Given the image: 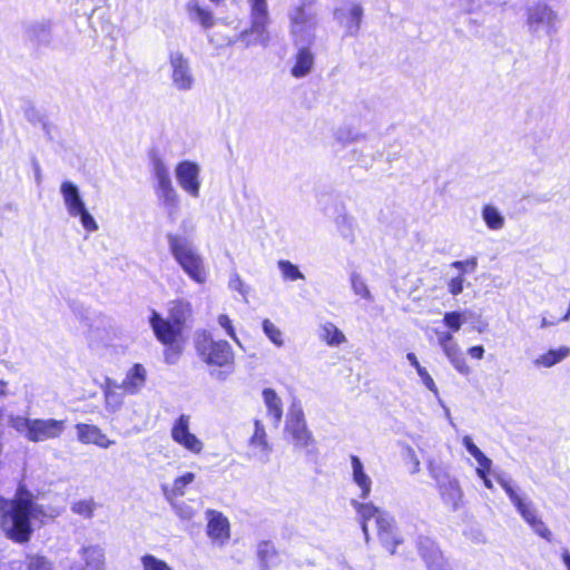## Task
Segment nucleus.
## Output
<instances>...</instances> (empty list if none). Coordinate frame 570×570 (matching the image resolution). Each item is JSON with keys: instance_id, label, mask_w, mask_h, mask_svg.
Listing matches in <instances>:
<instances>
[{"instance_id": "obj_20", "label": "nucleus", "mask_w": 570, "mask_h": 570, "mask_svg": "<svg viewBox=\"0 0 570 570\" xmlns=\"http://www.w3.org/2000/svg\"><path fill=\"white\" fill-rule=\"evenodd\" d=\"M105 399V410L110 413H117L124 405L125 394H127L117 381L106 377L101 384Z\"/></svg>"}, {"instance_id": "obj_32", "label": "nucleus", "mask_w": 570, "mask_h": 570, "mask_svg": "<svg viewBox=\"0 0 570 570\" xmlns=\"http://www.w3.org/2000/svg\"><path fill=\"white\" fill-rule=\"evenodd\" d=\"M195 480V474L187 472L174 481L173 488L169 490L167 487L163 488L164 495L168 501H173L175 497H181L185 493V488Z\"/></svg>"}, {"instance_id": "obj_64", "label": "nucleus", "mask_w": 570, "mask_h": 570, "mask_svg": "<svg viewBox=\"0 0 570 570\" xmlns=\"http://www.w3.org/2000/svg\"><path fill=\"white\" fill-rule=\"evenodd\" d=\"M562 560H563V563H564L567 570H570V553L568 550H563Z\"/></svg>"}, {"instance_id": "obj_33", "label": "nucleus", "mask_w": 570, "mask_h": 570, "mask_svg": "<svg viewBox=\"0 0 570 570\" xmlns=\"http://www.w3.org/2000/svg\"><path fill=\"white\" fill-rule=\"evenodd\" d=\"M151 174L156 180V184H164L173 181L169 173V168L164 159L154 154L150 158Z\"/></svg>"}, {"instance_id": "obj_61", "label": "nucleus", "mask_w": 570, "mask_h": 570, "mask_svg": "<svg viewBox=\"0 0 570 570\" xmlns=\"http://www.w3.org/2000/svg\"><path fill=\"white\" fill-rule=\"evenodd\" d=\"M469 355L473 358L481 360L484 354V348L481 345L472 346L468 351Z\"/></svg>"}, {"instance_id": "obj_47", "label": "nucleus", "mask_w": 570, "mask_h": 570, "mask_svg": "<svg viewBox=\"0 0 570 570\" xmlns=\"http://www.w3.org/2000/svg\"><path fill=\"white\" fill-rule=\"evenodd\" d=\"M443 322L449 328L458 332L463 323V316L460 312L445 313Z\"/></svg>"}, {"instance_id": "obj_16", "label": "nucleus", "mask_w": 570, "mask_h": 570, "mask_svg": "<svg viewBox=\"0 0 570 570\" xmlns=\"http://www.w3.org/2000/svg\"><path fill=\"white\" fill-rule=\"evenodd\" d=\"M363 12V8L358 2L350 1L335 9L334 19L344 28L345 36L354 37L360 31Z\"/></svg>"}, {"instance_id": "obj_60", "label": "nucleus", "mask_w": 570, "mask_h": 570, "mask_svg": "<svg viewBox=\"0 0 570 570\" xmlns=\"http://www.w3.org/2000/svg\"><path fill=\"white\" fill-rule=\"evenodd\" d=\"M356 154H357V150L354 149L353 157L363 167H368L374 160L373 157L371 159H367V157L364 156L363 154H360V156L356 157Z\"/></svg>"}, {"instance_id": "obj_55", "label": "nucleus", "mask_w": 570, "mask_h": 570, "mask_svg": "<svg viewBox=\"0 0 570 570\" xmlns=\"http://www.w3.org/2000/svg\"><path fill=\"white\" fill-rule=\"evenodd\" d=\"M532 530L540 535L541 538L550 541L551 540V531L547 528L542 520L535 523V525L531 527Z\"/></svg>"}, {"instance_id": "obj_43", "label": "nucleus", "mask_w": 570, "mask_h": 570, "mask_svg": "<svg viewBox=\"0 0 570 570\" xmlns=\"http://www.w3.org/2000/svg\"><path fill=\"white\" fill-rule=\"evenodd\" d=\"M258 558L264 567L274 564V558L276 557L275 549L268 542H262L257 550Z\"/></svg>"}, {"instance_id": "obj_10", "label": "nucleus", "mask_w": 570, "mask_h": 570, "mask_svg": "<svg viewBox=\"0 0 570 570\" xmlns=\"http://www.w3.org/2000/svg\"><path fill=\"white\" fill-rule=\"evenodd\" d=\"M252 8V27L242 32V38L247 45L268 42V32L266 26L268 22V12L266 0H248Z\"/></svg>"}, {"instance_id": "obj_5", "label": "nucleus", "mask_w": 570, "mask_h": 570, "mask_svg": "<svg viewBox=\"0 0 570 570\" xmlns=\"http://www.w3.org/2000/svg\"><path fill=\"white\" fill-rule=\"evenodd\" d=\"M196 350L200 358L208 365L224 367L234 362V352L227 341H215L204 332L196 338Z\"/></svg>"}, {"instance_id": "obj_13", "label": "nucleus", "mask_w": 570, "mask_h": 570, "mask_svg": "<svg viewBox=\"0 0 570 570\" xmlns=\"http://www.w3.org/2000/svg\"><path fill=\"white\" fill-rule=\"evenodd\" d=\"M527 23L531 33L544 31L552 35L558 30V14L546 4H538L528 10Z\"/></svg>"}, {"instance_id": "obj_15", "label": "nucleus", "mask_w": 570, "mask_h": 570, "mask_svg": "<svg viewBox=\"0 0 570 570\" xmlns=\"http://www.w3.org/2000/svg\"><path fill=\"white\" fill-rule=\"evenodd\" d=\"M190 416L181 414L173 424L171 439L187 451L199 454L203 451V442L189 430Z\"/></svg>"}, {"instance_id": "obj_39", "label": "nucleus", "mask_w": 570, "mask_h": 570, "mask_svg": "<svg viewBox=\"0 0 570 570\" xmlns=\"http://www.w3.org/2000/svg\"><path fill=\"white\" fill-rule=\"evenodd\" d=\"M32 420L26 416L11 415L9 417V426L22 434L27 440L29 431H31Z\"/></svg>"}, {"instance_id": "obj_9", "label": "nucleus", "mask_w": 570, "mask_h": 570, "mask_svg": "<svg viewBox=\"0 0 570 570\" xmlns=\"http://www.w3.org/2000/svg\"><path fill=\"white\" fill-rule=\"evenodd\" d=\"M429 472L438 484L443 503L452 510H456L462 499L459 481L452 478L444 466L432 461L429 462Z\"/></svg>"}, {"instance_id": "obj_21", "label": "nucleus", "mask_w": 570, "mask_h": 570, "mask_svg": "<svg viewBox=\"0 0 570 570\" xmlns=\"http://www.w3.org/2000/svg\"><path fill=\"white\" fill-rule=\"evenodd\" d=\"M417 548L429 570H449L442 553L430 538H420Z\"/></svg>"}, {"instance_id": "obj_36", "label": "nucleus", "mask_w": 570, "mask_h": 570, "mask_svg": "<svg viewBox=\"0 0 570 570\" xmlns=\"http://www.w3.org/2000/svg\"><path fill=\"white\" fill-rule=\"evenodd\" d=\"M439 342L443 348L444 354L450 361L461 355L458 344L453 341L452 334L444 333L440 335Z\"/></svg>"}, {"instance_id": "obj_62", "label": "nucleus", "mask_w": 570, "mask_h": 570, "mask_svg": "<svg viewBox=\"0 0 570 570\" xmlns=\"http://www.w3.org/2000/svg\"><path fill=\"white\" fill-rule=\"evenodd\" d=\"M26 117L31 122H36V121H40L41 120V117H40L39 112L37 110H35L33 108H30V109L26 110Z\"/></svg>"}, {"instance_id": "obj_23", "label": "nucleus", "mask_w": 570, "mask_h": 570, "mask_svg": "<svg viewBox=\"0 0 570 570\" xmlns=\"http://www.w3.org/2000/svg\"><path fill=\"white\" fill-rule=\"evenodd\" d=\"M146 381L147 370L144 365L136 363L128 370L125 379L119 385L127 394L135 395L144 389Z\"/></svg>"}, {"instance_id": "obj_46", "label": "nucleus", "mask_w": 570, "mask_h": 570, "mask_svg": "<svg viewBox=\"0 0 570 570\" xmlns=\"http://www.w3.org/2000/svg\"><path fill=\"white\" fill-rule=\"evenodd\" d=\"M495 478H497L498 483L504 489L505 493L508 494L509 499L514 504V507L517 508L518 505H520L523 502V500L519 497V494L512 488L510 481L501 475H497Z\"/></svg>"}, {"instance_id": "obj_49", "label": "nucleus", "mask_w": 570, "mask_h": 570, "mask_svg": "<svg viewBox=\"0 0 570 570\" xmlns=\"http://www.w3.org/2000/svg\"><path fill=\"white\" fill-rule=\"evenodd\" d=\"M217 322L219 324L220 327H223L225 331H226V334L233 340L235 341L238 345H240V342L235 333V330H234V326H233V323H232V320L225 315V314H220L217 318Z\"/></svg>"}, {"instance_id": "obj_12", "label": "nucleus", "mask_w": 570, "mask_h": 570, "mask_svg": "<svg viewBox=\"0 0 570 570\" xmlns=\"http://www.w3.org/2000/svg\"><path fill=\"white\" fill-rule=\"evenodd\" d=\"M202 168L199 164L191 160H181L175 167V177L179 187L193 198H198L200 194Z\"/></svg>"}, {"instance_id": "obj_7", "label": "nucleus", "mask_w": 570, "mask_h": 570, "mask_svg": "<svg viewBox=\"0 0 570 570\" xmlns=\"http://www.w3.org/2000/svg\"><path fill=\"white\" fill-rule=\"evenodd\" d=\"M285 434L295 449H306L314 444V436L308 430L303 409L292 404L285 422Z\"/></svg>"}, {"instance_id": "obj_51", "label": "nucleus", "mask_w": 570, "mask_h": 570, "mask_svg": "<svg viewBox=\"0 0 570 570\" xmlns=\"http://www.w3.org/2000/svg\"><path fill=\"white\" fill-rule=\"evenodd\" d=\"M464 276L459 274L455 277H452L448 281V289L453 295L456 296L463 292Z\"/></svg>"}, {"instance_id": "obj_35", "label": "nucleus", "mask_w": 570, "mask_h": 570, "mask_svg": "<svg viewBox=\"0 0 570 570\" xmlns=\"http://www.w3.org/2000/svg\"><path fill=\"white\" fill-rule=\"evenodd\" d=\"M351 286L355 295H358L366 301H373V296L361 274L356 272L351 274Z\"/></svg>"}, {"instance_id": "obj_37", "label": "nucleus", "mask_w": 570, "mask_h": 570, "mask_svg": "<svg viewBox=\"0 0 570 570\" xmlns=\"http://www.w3.org/2000/svg\"><path fill=\"white\" fill-rule=\"evenodd\" d=\"M263 332L269 338V341L277 347L284 345L283 332L269 320L263 321Z\"/></svg>"}, {"instance_id": "obj_19", "label": "nucleus", "mask_w": 570, "mask_h": 570, "mask_svg": "<svg viewBox=\"0 0 570 570\" xmlns=\"http://www.w3.org/2000/svg\"><path fill=\"white\" fill-rule=\"evenodd\" d=\"M76 430L78 441L83 444H95L101 449H108L115 443L97 425L78 423Z\"/></svg>"}, {"instance_id": "obj_29", "label": "nucleus", "mask_w": 570, "mask_h": 570, "mask_svg": "<svg viewBox=\"0 0 570 570\" xmlns=\"http://www.w3.org/2000/svg\"><path fill=\"white\" fill-rule=\"evenodd\" d=\"M186 11L189 20L199 23L204 29L214 27L215 18L213 12L200 7L196 0L188 1Z\"/></svg>"}, {"instance_id": "obj_38", "label": "nucleus", "mask_w": 570, "mask_h": 570, "mask_svg": "<svg viewBox=\"0 0 570 570\" xmlns=\"http://www.w3.org/2000/svg\"><path fill=\"white\" fill-rule=\"evenodd\" d=\"M140 562L144 570H174L165 560L150 553L144 554Z\"/></svg>"}, {"instance_id": "obj_2", "label": "nucleus", "mask_w": 570, "mask_h": 570, "mask_svg": "<svg viewBox=\"0 0 570 570\" xmlns=\"http://www.w3.org/2000/svg\"><path fill=\"white\" fill-rule=\"evenodd\" d=\"M193 305L186 298H176L167 303V317L153 311L149 324L155 336L164 345L176 343L184 327L193 318Z\"/></svg>"}, {"instance_id": "obj_24", "label": "nucleus", "mask_w": 570, "mask_h": 570, "mask_svg": "<svg viewBox=\"0 0 570 570\" xmlns=\"http://www.w3.org/2000/svg\"><path fill=\"white\" fill-rule=\"evenodd\" d=\"M249 444L253 449L257 450L254 455L258 456L261 462H268L272 446L267 441L265 428L259 420H255L254 422V433L249 440Z\"/></svg>"}, {"instance_id": "obj_54", "label": "nucleus", "mask_w": 570, "mask_h": 570, "mask_svg": "<svg viewBox=\"0 0 570 570\" xmlns=\"http://www.w3.org/2000/svg\"><path fill=\"white\" fill-rule=\"evenodd\" d=\"M462 444L466 449V451L476 459L483 452L473 443L472 438L469 435L463 436Z\"/></svg>"}, {"instance_id": "obj_45", "label": "nucleus", "mask_w": 570, "mask_h": 570, "mask_svg": "<svg viewBox=\"0 0 570 570\" xmlns=\"http://www.w3.org/2000/svg\"><path fill=\"white\" fill-rule=\"evenodd\" d=\"M517 510L530 527L535 525V523L541 520L530 503L523 501L520 505L517 507Z\"/></svg>"}, {"instance_id": "obj_44", "label": "nucleus", "mask_w": 570, "mask_h": 570, "mask_svg": "<svg viewBox=\"0 0 570 570\" xmlns=\"http://www.w3.org/2000/svg\"><path fill=\"white\" fill-rule=\"evenodd\" d=\"M358 137L360 135L350 127L337 128L334 134L335 140L342 146L356 141Z\"/></svg>"}, {"instance_id": "obj_3", "label": "nucleus", "mask_w": 570, "mask_h": 570, "mask_svg": "<svg viewBox=\"0 0 570 570\" xmlns=\"http://www.w3.org/2000/svg\"><path fill=\"white\" fill-rule=\"evenodd\" d=\"M352 504L357 511L365 540L368 541V522L374 521L377 535L384 547L394 552L400 540L395 533L394 520L385 511L380 510L372 503H360L353 501Z\"/></svg>"}, {"instance_id": "obj_34", "label": "nucleus", "mask_w": 570, "mask_h": 570, "mask_svg": "<svg viewBox=\"0 0 570 570\" xmlns=\"http://www.w3.org/2000/svg\"><path fill=\"white\" fill-rule=\"evenodd\" d=\"M31 39L40 45H48L51 41V26L49 22H37L29 29Z\"/></svg>"}, {"instance_id": "obj_1", "label": "nucleus", "mask_w": 570, "mask_h": 570, "mask_svg": "<svg viewBox=\"0 0 570 570\" xmlns=\"http://www.w3.org/2000/svg\"><path fill=\"white\" fill-rule=\"evenodd\" d=\"M59 515V511L35 502L33 494L23 485L17 489L14 499L0 495V524L6 535L18 543L30 540L32 528L30 520L45 522Z\"/></svg>"}, {"instance_id": "obj_30", "label": "nucleus", "mask_w": 570, "mask_h": 570, "mask_svg": "<svg viewBox=\"0 0 570 570\" xmlns=\"http://www.w3.org/2000/svg\"><path fill=\"white\" fill-rule=\"evenodd\" d=\"M320 338L332 347L340 346L346 342L344 333L332 322H325L321 325Z\"/></svg>"}, {"instance_id": "obj_57", "label": "nucleus", "mask_w": 570, "mask_h": 570, "mask_svg": "<svg viewBox=\"0 0 570 570\" xmlns=\"http://www.w3.org/2000/svg\"><path fill=\"white\" fill-rule=\"evenodd\" d=\"M407 455H409L411 464H412L411 473H417L420 471V460L416 456L414 450L409 448Z\"/></svg>"}, {"instance_id": "obj_22", "label": "nucleus", "mask_w": 570, "mask_h": 570, "mask_svg": "<svg viewBox=\"0 0 570 570\" xmlns=\"http://www.w3.org/2000/svg\"><path fill=\"white\" fill-rule=\"evenodd\" d=\"M155 194L168 216L174 218L179 208V195L174 187L173 181L156 184Z\"/></svg>"}, {"instance_id": "obj_40", "label": "nucleus", "mask_w": 570, "mask_h": 570, "mask_svg": "<svg viewBox=\"0 0 570 570\" xmlns=\"http://www.w3.org/2000/svg\"><path fill=\"white\" fill-rule=\"evenodd\" d=\"M278 268L282 272V275L285 279L288 281H297L304 279L305 276L296 265L291 263L289 261L282 259L278 262Z\"/></svg>"}, {"instance_id": "obj_59", "label": "nucleus", "mask_w": 570, "mask_h": 570, "mask_svg": "<svg viewBox=\"0 0 570 570\" xmlns=\"http://www.w3.org/2000/svg\"><path fill=\"white\" fill-rule=\"evenodd\" d=\"M475 461L479 464L478 469H483V470H490L491 469L492 461L484 453L480 454L475 459Z\"/></svg>"}, {"instance_id": "obj_48", "label": "nucleus", "mask_w": 570, "mask_h": 570, "mask_svg": "<svg viewBox=\"0 0 570 570\" xmlns=\"http://www.w3.org/2000/svg\"><path fill=\"white\" fill-rule=\"evenodd\" d=\"M478 266V258L476 257H470L466 261H455L451 263V267L459 271L460 274L464 276V274L470 271L473 272Z\"/></svg>"}, {"instance_id": "obj_52", "label": "nucleus", "mask_w": 570, "mask_h": 570, "mask_svg": "<svg viewBox=\"0 0 570 570\" xmlns=\"http://www.w3.org/2000/svg\"><path fill=\"white\" fill-rule=\"evenodd\" d=\"M166 346L167 347L164 351L165 362L167 364H176L180 355V347L177 346L176 343Z\"/></svg>"}, {"instance_id": "obj_31", "label": "nucleus", "mask_w": 570, "mask_h": 570, "mask_svg": "<svg viewBox=\"0 0 570 570\" xmlns=\"http://www.w3.org/2000/svg\"><path fill=\"white\" fill-rule=\"evenodd\" d=\"M481 215L489 229L500 230L505 224L504 216L493 205L483 206Z\"/></svg>"}, {"instance_id": "obj_50", "label": "nucleus", "mask_w": 570, "mask_h": 570, "mask_svg": "<svg viewBox=\"0 0 570 570\" xmlns=\"http://www.w3.org/2000/svg\"><path fill=\"white\" fill-rule=\"evenodd\" d=\"M425 387L431 391L434 395H439V390L434 383L432 376L429 374L425 367L419 368L416 372Z\"/></svg>"}, {"instance_id": "obj_11", "label": "nucleus", "mask_w": 570, "mask_h": 570, "mask_svg": "<svg viewBox=\"0 0 570 570\" xmlns=\"http://www.w3.org/2000/svg\"><path fill=\"white\" fill-rule=\"evenodd\" d=\"M291 32L294 37L295 45H307L314 38L316 27L315 14L307 11L305 7H295L289 12Z\"/></svg>"}, {"instance_id": "obj_28", "label": "nucleus", "mask_w": 570, "mask_h": 570, "mask_svg": "<svg viewBox=\"0 0 570 570\" xmlns=\"http://www.w3.org/2000/svg\"><path fill=\"white\" fill-rule=\"evenodd\" d=\"M263 400L267 410V415L273 420L275 428L279 426L283 417V402L273 389L263 390Z\"/></svg>"}, {"instance_id": "obj_56", "label": "nucleus", "mask_w": 570, "mask_h": 570, "mask_svg": "<svg viewBox=\"0 0 570 570\" xmlns=\"http://www.w3.org/2000/svg\"><path fill=\"white\" fill-rule=\"evenodd\" d=\"M450 362L460 373L465 374L469 372V366L466 365L465 360L462 355H460L459 357H454Z\"/></svg>"}, {"instance_id": "obj_25", "label": "nucleus", "mask_w": 570, "mask_h": 570, "mask_svg": "<svg viewBox=\"0 0 570 570\" xmlns=\"http://www.w3.org/2000/svg\"><path fill=\"white\" fill-rule=\"evenodd\" d=\"M297 53L295 55L294 65L291 69V75L294 78L306 77L313 69L315 63L314 53L305 45H299Z\"/></svg>"}, {"instance_id": "obj_63", "label": "nucleus", "mask_w": 570, "mask_h": 570, "mask_svg": "<svg viewBox=\"0 0 570 570\" xmlns=\"http://www.w3.org/2000/svg\"><path fill=\"white\" fill-rule=\"evenodd\" d=\"M406 358L410 362V364L415 367L416 372L419 371V368L422 367L420 365V363L417 361V357H416V355L414 353H407L406 354Z\"/></svg>"}, {"instance_id": "obj_42", "label": "nucleus", "mask_w": 570, "mask_h": 570, "mask_svg": "<svg viewBox=\"0 0 570 570\" xmlns=\"http://www.w3.org/2000/svg\"><path fill=\"white\" fill-rule=\"evenodd\" d=\"M95 509L96 503L92 500L77 501L71 505V511L85 519H91L94 517Z\"/></svg>"}, {"instance_id": "obj_18", "label": "nucleus", "mask_w": 570, "mask_h": 570, "mask_svg": "<svg viewBox=\"0 0 570 570\" xmlns=\"http://www.w3.org/2000/svg\"><path fill=\"white\" fill-rule=\"evenodd\" d=\"M83 566L70 570H106V551L100 544H87L78 551Z\"/></svg>"}, {"instance_id": "obj_58", "label": "nucleus", "mask_w": 570, "mask_h": 570, "mask_svg": "<svg viewBox=\"0 0 570 570\" xmlns=\"http://www.w3.org/2000/svg\"><path fill=\"white\" fill-rule=\"evenodd\" d=\"M229 287L235 289V291H238L240 293H245L244 292V283L243 281L240 279L239 275L238 274H234L229 281Z\"/></svg>"}, {"instance_id": "obj_17", "label": "nucleus", "mask_w": 570, "mask_h": 570, "mask_svg": "<svg viewBox=\"0 0 570 570\" xmlns=\"http://www.w3.org/2000/svg\"><path fill=\"white\" fill-rule=\"evenodd\" d=\"M207 535L218 546H224L230 538L228 519L219 511L207 510Z\"/></svg>"}, {"instance_id": "obj_41", "label": "nucleus", "mask_w": 570, "mask_h": 570, "mask_svg": "<svg viewBox=\"0 0 570 570\" xmlns=\"http://www.w3.org/2000/svg\"><path fill=\"white\" fill-rule=\"evenodd\" d=\"M27 570H53L52 562L45 556H27Z\"/></svg>"}, {"instance_id": "obj_26", "label": "nucleus", "mask_w": 570, "mask_h": 570, "mask_svg": "<svg viewBox=\"0 0 570 570\" xmlns=\"http://www.w3.org/2000/svg\"><path fill=\"white\" fill-rule=\"evenodd\" d=\"M351 465L353 481L361 489V498L367 499L372 489V480L365 473L364 465L358 456L351 455Z\"/></svg>"}, {"instance_id": "obj_53", "label": "nucleus", "mask_w": 570, "mask_h": 570, "mask_svg": "<svg viewBox=\"0 0 570 570\" xmlns=\"http://www.w3.org/2000/svg\"><path fill=\"white\" fill-rule=\"evenodd\" d=\"M173 507H174L176 513L178 514V517L183 520H190L194 517V510L185 503H183V504L173 503Z\"/></svg>"}, {"instance_id": "obj_8", "label": "nucleus", "mask_w": 570, "mask_h": 570, "mask_svg": "<svg viewBox=\"0 0 570 570\" xmlns=\"http://www.w3.org/2000/svg\"><path fill=\"white\" fill-rule=\"evenodd\" d=\"M168 62L173 88L180 92L193 90L196 78L189 58L179 50H171L168 55Z\"/></svg>"}, {"instance_id": "obj_14", "label": "nucleus", "mask_w": 570, "mask_h": 570, "mask_svg": "<svg viewBox=\"0 0 570 570\" xmlns=\"http://www.w3.org/2000/svg\"><path fill=\"white\" fill-rule=\"evenodd\" d=\"M67 429V420L33 419L28 441L41 443L61 438Z\"/></svg>"}, {"instance_id": "obj_4", "label": "nucleus", "mask_w": 570, "mask_h": 570, "mask_svg": "<svg viewBox=\"0 0 570 570\" xmlns=\"http://www.w3.org/2000/svg\"><path fill=\"white\" fill-rule=\"evenodd\" d=\"M170 253L183 271L197 284H204L207 273L204 259L193 244L185 237L167 235Z\"/></svg>"}, {"instance_id": "obj_6", "label": "nucleus", "mask_w": 570, "mask_h": 570, "mask_svg": "<svg viewBox=\"0 0 570 570\" xmlns=\"http://www.w3.org/2000/svg\"><path fill=\"white\" fill-rule=\"evenodd\" d=\"M60 194L69 216L79 217L80 223L86 230L96 232L98 229V224L92 215L87 210L78 186L72 181H63L60 185Z\"/></svg>"}, {"instance_id": "obj_27", "label": "nucleus", "mask_w": 570, "mask_h": 570, "mask_svg": "<svg viewBox=\"0 0 570 570\" xmlns=\"http://www.w3.org/2000/svg\"><path fill=\"white\" fill-rule=\"evenodd\" d=\"M570 356V347L560 346L558 348H550L546 353L539 355L533 360V365L538 368H550Z\"/></svg>"}]
</instances>
